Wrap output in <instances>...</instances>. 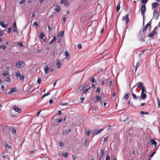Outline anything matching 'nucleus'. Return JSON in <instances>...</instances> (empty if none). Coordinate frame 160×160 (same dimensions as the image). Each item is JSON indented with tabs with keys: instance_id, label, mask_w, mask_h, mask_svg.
I'll return each mask as SVG.
<instances>
[{
	"instance_id": "09e8293b",
	"label": "nucleus",
	"mask_w": 160,
	"mask_h": 160,
	"mask_svg": "<svg viewBox=\"0 0 160 160\" xmlns=\"http://www.w3.org/2000/svg\"><path fill=\"white\" fill-rule=\"evenodd\" d=\"M83 145L86 146H88L87 140V139H85V141L83 143Z\"/></svg>"
},
{
	"instance_id": "6e6552de",
	"label": "nucleus",
	"mask_w": 160,
	"mask_h": 160,
	"mask_svg": "<svg viewBox=\"0 0 160 160\" xmlns=\"http://www.w3.org/2000/svg\"><path fill=\"white\" fill-rule=\"evenodd\" d=\"M23 63V62L22 61H19L16 63L15 66L17 68H19L21 67Z\"/></svg>"
},
{
	"instance_id": "6e6d98bb",
	"label": "nucleus",
	"mask_w": 160,
	"mask_h": 160,
	"mask_svg": "<svg viewBox=\"0 0 160 160\" xmlns=\"http://www.w3.org/2000/svg\"><path fill=\"white\" fill-rule=\"evenodd\" d=\"M59 145L61 147H63V146H64L63 143V142H59Z\"/></svg>"
},
{
	"instance_id": "9d476101",
	"label": "nucleus",
	"mask_w": 160,
	"mask_h": 160,
	"mask_svg": "<svg viewBox=\"0 0 160 160\" xmlns=\"http://www.w3.org/2000/svg\"><path fill=\"white\" fill-rule=\"evenodd\" d=\"M156 28H157V27H156L154 28V29L151 32V33L148 35V37H152L153 36L154 34H155L156 33Z\"/></svg>"
},
{
	"instance_id": "774afa93",
	"label": "nucleus",
	"mask_w": 160,
	"mask_h": 160,
	"mask_svg": "<svg viewBox=\"0 0 160 160\" xmlns=\"http://www.w3.org/2000/svg\"><path fill=\"white\" fill-rule=\"evenodd\" d=\"M25 2V0H22L20 2H19V4H22L24 3Z\"/></svg>"
},
{
	"instance_id": "a18cd8bd",
	"label": "nucleus",
	"mask_w": 160,
	"mask_h": 160,
	"mask_svg": "<svg viewBox=\"0 0 160 160\" xmlns=\"http://www.w3.org/2000/svg\"><path fill=\"white\" fill-rule=\"evenodd\" d=\"M152 19L151 20V21L149 22L146 25L147 26H149L150 27H151V21Z\"/></svg>"
},
{
	"instance_id": "0eeeda50",
	"label": "nucleus",
	"mask_w": 160,
	"mask_h": 160,
	"mask_svg": "<svg viewBox=\"0 0 160 160\" xmlns=\"http://www.w3.org/2000/svg\"><path fill=\"white\" fill-rule=\"evenodd\" d=\"M13 109L15 111L18 113H21L22 112L21 109L16 106H14L13 107Z\"/></svg>"
},
{
	"instance_id": "3c124183",
	"label": "nucleus",
	"mask_w": 160,
	"mask_h": 160,
	"mask_svg": "<svg viewBox=\"0 0 160 160\" xmlns=\"http://www.w3.org/2000/svg\"><path fill=\"white\" fill-rule=\"evenodd\" d=\"M18 45H19L20 47H23V45L22 42H20L18 43Z\"/></svg>"
},
{
	"instance_id": "338daca9",
	"label": "nucleus",
	"mask_w": 160,
	"mask_h": 160,
	"mask_svg": "<svg viewBox=\"0 0 160 160\" xmlns=\"http://www.w3.org/2000/svg\"><path fill=\"white\" fill-rule=\"evenodd\" d=\"M6 48V47L5 45H2V48L3 50H5Z\"/></svg>"
},
{
	"instance_id": "39448f33",
	"label": "nucleus",
	"mask_w": 160,
	"mask_h": 160,
	"mask_svg": "<svg viewBox=\"0 0 160 160\" xmlns=\"http://www.w3.org/2000/svg\"><path fill=\"white\" fill-rule=\"evenodd\" d=\"M152 9L157 7L160 9V5H159L157 2H155L152 4Z\"/></svg>"
},
{
	"instance_id": "4468645a",
	"label": "nucleus",
	"mask_w": 160,
	"mask_h": 160,
	"mask_svg": "<svg viewBox=\"0 0 160 160\" xmlns=\"http://www.w3.org/2000/svg\"><path fill=\"white\" fill-rule=\"evenodd\" d=\"M144 84L141 82H139L138 83H137L136 84L134 87L132 89H133L135 87L137 86V85L138 86V88H140V87H142V85H143Z\"/></svg>"
},
{
	"instance_id": "473e14b6",
	"label": "nucleus",
	"mask_w": 160,
	"mask_h": 160,
	"mask_svg": "<svg viewBox=\"0 0 160 160\" xmlns=\"http://www.w3.org/2000/svg\"><path fill=\"white\" fill-rule=\"evenodd\" d=\"M64 12H63V15L64 16H65L67 14H68L69 12L68 11H64Z\"/></svg>"
},
{
	"instance_id": "393cba45",
	"label": "nucleus",
	"mask_w": 160,
	"mask_h": 160,
	"mask_svg": "<svg viewBox=\"0 0 160 160\" xmlns=\"http://www.w3.org/2000/svg\"><path fill=\"white\" fill-rule=\"evenodd\" d=\"M4 146L5 148L6 149L7 148H11V146L8 145L6 142H5L4 144Z\"/></svg>"
},
{
	"instance_id": "b1692460",
	"label": "nucleus",
	"mask_w": 160,
	"mask_h": 160,
	"mask_svg": "<svg viewBox=\"0 0 160 160\" xmlns=\"http://www.w3.org/2000/svg\"><path fill=\"white\" fill-rule=\"evenodd\" d=\"M147 97L146 94L145 93L141 94V99L143 100L145 99Z\"/></svg>"
},
{
	"instance_id": "680f3d73",
	"label": "nucleus",
	"mask_w": 160,
	"mask_h": 160,
	"mask_svg": "<svg viewBox=\"0 0 160 160\" xmlns=\"http://www.w3.org/2000/svg\"><path fill=\"white\" fill-rule=\"evenodd\" d=\"M132 103L131 101H130V100L128 102V105L131 106L132 105Z\"/></svg>"
},
{
	"instance_id": "7c9ffc66",
	"label": "nucleus",
	"mask_w": 160,
	"mask_h": 160,
	"mask_svg": "<svg viewBox=\"0 0 160 160\" xmlns=\"http://www.w3.org/2000/svg\"><path fill=\"white\" fill-rule=\"evenodd\" d=\"M139 64H140V63H139V61H138L137 62V63H136V65L135 66V68H136L135 71H137V68L139 66Z\"/></svg>"
},
{
	"instance_id": "f03ea898",
	"label": "nucleus",
	"mask_w": 160,
	"mask_h": 160,
	"mask_svg": "<svg viewBox=\"0 0 160 160\" xmlns=\"http://www.w3.org/2000/svg\"><path fill=\"white\" fill-rule=\"evenodd\" d=\"M103 130V128H102L101 129L98 130L97 129H93L92 131V133L93 135H94L96 134V135H97L99 133L102 131Z\"/></svg>"
},
{
	"instance_id": "c756f323",
	"label": "nucleus",
	"mask_w": 160,
	"mask_h": 160,
	"mask_svg": "<svg viewBox=\"0 0 160 160\" xmlns=\"http://www.w3.org/2000/svg\"><path fill=\"white\" fill-rule=\"evenodd\" d=\"M21 75L20 73L19 72H17L15 73V76L17 78H19L21 76Z\"/></svg>"
},
{
	"instance_id": "aec40b11",
	"label": "nucleus",
	"mask_w": 160,
	"mask_h": 160,
	"mask_svg": "<svg viewBox=\"0 0 160 160\" xmlns=\"http://www.w3.org/2000/svg\"><path fill=\"white\" fill-rule=\"evenodd\" d=\"M71 131V129H69L68 130H65L63 131V134H66L70 132Z\"/></svg>"
},
{
	"instance_id": "72a5a7b5",
	"label": "nucleus",
	"mask_w": 160,
	"mask_h": 160,
	"mask_svg": "<svg viewBox=\"0 0 160 160\" xmlns=\"http://www.w3.org/2000/svg\"><path fill=\"white\" fill-rule=\"evenodd\" d=\"M146 9V6L144 4H143L141 8V10H145Z\"/></svg>"
},
{
	"instance_id": "c85d7f7f",
	"label": "nucleus",
	"mask_w": 160,
	"mask_h": 160,
	"mask_svg": "<svg viewBox=\"0 0 160 160\" xmlns=\"http://www.w3.org/2000/svg\"><path fill=\"white\" fill-rule=\"evenodd\" d=\"M129 95L130 94L129 93L128 94L126 93L123 98L126 100H127L129 98Z\"/></svg>"
},
{
	"instance_id": "49530a36",
	"label": "nucleus",
	"mask_w": 160,
	"mask_h": 160,
	"mask_svg": "<svg viewBox=\"0 0 160 160\" xmlns=\"http://www.w3.org/2000/svg\"><path fill=\"white\" fill-rule=\"evenodd\" d=\"M90 131L89 130H88L87 132H85V134L87 136L89 135L90 134Z\"/></svg>"
},
{
	"instance_id": "13d9d810",
	"label": "nucleus",
	"mask_w": 160,
	"mask_h": 160,
	"mask_svg": "<svg viewBox=\"0 0 160 160\" xmlns=\"http://www.w3.org/2000/svg\"><path fill=\"white\" fill-rule=\"evenodd\" d=\"M145 50L141 51L140 53H139V56H141L144 53V51Z\"/></svg>"
},
{
	"instance_id": "69168bd1",
	"label": "nucleus",
	"mask_w": 160,
	"mask_h": 160,
	"mask_svg": "<svg viewBox=\"0 0 160 160\" xmlns=\"http://www.w3.org/2000/svg\"><path fill=\"white\" fill-rule=\"evenodd\" d=\"M78 47L79 49H80L82 48V45L81 44H79L78 45Z\"/></svg>"
},
{
	"instance_id": "4be33fe9",
	"label": "nucleus",
	"mask_w": 160,
	"mask_h": 160,
	"mask_svg": "<svg viewBox=\"0 0 160 160\" xmlns=\"http://www.w3.org/2000/svg\"><path fill=\"white\" fill-rule=\"evenodd\" d=\"M57 40V38L55 36H54L53 37V39L49 43L50 44H52L55 41Z\"/></svg>"
},
{
	"instance_id": "79ce46f5",
	"label": "nucleus",
	"mask_w": 160,
	"mask_h": 160,
	"mask_svg": "<svg viewBox=\"0 0 160 160\" xmlns=\"http://www.w3.org/2000/svg\"><path fill=\"white\" fill-rule=\"evenodd\" d=\"M120 3H119L117 5V8H116V10H119L120 9Z\"/></svg>"
},
{
	"instance_id": "a211bd4d",
	"label": "nucleus",
	"mask_w": 160,
	"mask_h": 160,
	"mask_svg": "<svg viewBox=\"0 0 160 160\" xmlns=\"http://www.w3.org/2000/svg\"><path fill=\"white\" fill-rule=\"evenodd\" d=\"M86 87V85L85 84L81 86L78 89L79 91L80 92L83 90Z\"/></svg>"
},
{
	"instance_id": "f8f14e48",
	"label": "nucleus",
	"mask_w": 160,
	"mask_h": 160,
	"mask_svg": "<svg viewBox=\"0 0 160 160\" xmlns=\"http://www.w3.org/2000/svg\"><path fill=\"white\" fill-rule=\"evenodd\" d=\"M106 83L107 84H109L110 87H111L112 84V80L111 79L108 78Z\"/></svg>"
},
{
	"instance_id": "7ed1b4c3",
	"label": "nucleus",
	"mask_w": 160,
	"mask_h": 160,
	"mask_svg": "<svg viewBox=\"0 0 160 160\" xmlns=\"http://www.w3.org/2000/svg\"><path fill=\"white\" fill-rule=\"evenodd\" d=\"M128 14H127L125 16L123 17L122 18V20L125 21L126 24H127L130 21L129 18H128Z\"/></svg>"
},
{
	"instance_id": "37998d69",
	"label": "nucleus",
	"mask_w": 160,
	"mask_h": 160,
	"mask_svg": "<svg viewBox=\"0 0 160 160\" xmlns=\"http://www.w3.org/2000/svg\"><path fill=\"white\" fill-rule=\"evenodd\" d=\"M140 113L141 114H148V112H143V111H141L140 112Z\"/></svg>"
},
{
	"instance_id": "6ab92c4d",
	"label": "nucleus",
	"mask_w": 160,
	"mask_h": 160,
	"mask_svg": "<svg viewBox=\"0 0 160 160\" xmlns=\"http://www.w3.org/2000/svg\"><path fill=\"white\" fill-rule=\"evenodd\" d=\"M54 8L53 9L54 10H60L61 8L60 6L58 5H56L54 6L53 7Z\"/></svg>"
},
{
	"instance_id": "423d86ee",
	"label": "nucleus",
	"mask_w": 160,
	"mask_h": 160,
	"mask_svg": "<svg viewBox=\"0 0 160 160\" xmlns=\"http://www.w3.org/2000/svg\"><path fill=\"white\" fill-rule=\"evenodd\" d=\"M159 16V13L157 11H154L153 14V18L155 19H157Z\"/></svg>"
},
{
	"instance_id": "052dcab7",
	"label": "nucleus",
	"mask_w": 160,
	"mask_h": 160,
	"mask_svg": "<svg viewBox=\"0 0 160 160\" xmlns=\"http://www.w3.org/2000/svg\"><path fill=\"white\" fill-rule=\"evenodd\" d=\"M110 159V156L109 155H107L106 156V158L105 160H109Z\"/></svg>"
},
{
	"instance_id": "2f4dec72",
	"label": "nucleus",
	"mask_w": 160,
	"mask_h": 160,
	"mask_svg": "<svg viewBox=\"0 0 160 160\" xmlns=\"http://www.w3.org/2000/svg\"><path fill=\"white\" fill-rule=\"evenodd\" d=\"M9 74V73L8 71H7L6 72H4L2 73V75L3 76H6L7 75H8Z\"/></svg>"
},
{
	"instance_id": "c9c22d12",
	"label": "nucleus",
	"mask_w": 160,
	"mask_h": 160,
	"mask_svg": "<svg viewBox=\"0 0 160 160\" xmlns=\"http://www.w3.org/2000/svg\"><path fill=\"white\" fill-rule=\"evenodd\" d=\"M68 155V153L67 152L64 153L62 154V156L64 158H66L67 157Z\"/></svg>"
},
{
	"instance_id": "f704fd0d",
	"label": "nucleus",
	"mask_w": 160,
	"mask_h": 160,
	"mask_svg": "<svg viewBox=\"0 0 160 160\" xmlns=\"http://www.w3.org/2000/svg\"><path fill=\"white\" fill-rule=\"evenodd\" d=\"M146 89V88L145 87H143L142 89V91H141V94H143L145 92V90Z\"/></svg>"
},
{
	"instance_id": "bb28decb",
	"label": "nucleus",
	"mask_w": 160,
	"mask_h": 160,
	"mask_svg": "<svg viewBox=\"0 0 160 160\" xmlns=\"http://www.w3.org/2000/svg\"><path fill=\"white\" fill-rule=\"evenodd\" d=\"M10 131L13 133L15 134L16 133V130L13 128L10 129Z\"/></svg>"
},
{
	"instance_id": "0e129e2a",
	"label": "nucleus",
	"mask_w": 160,
	"mask_h": 160,
	"mask_svg": "<svg viewBox=\"0 0 160 160\" xmlns=\"http://www.w3.org/2000/svg\"><path fill=\"white\" fill-rule=\"evenodd\" d=\"M35 151L34 150H30L29 151V153L30 154H32L33 153H34Z\"/></svg>"
},
{
	"instance_id": "e2e57ef3",
	"label": "nucleus",
	"mask_w": 160,
	"mask_h": 160,
	"mask_svg": "<svg viewBox=\"0 0 160 160\" xmlns=\"http://www.w3.org/2000/svg\"><path fill=\"white\" fill-rule=\"evenodd\" d=\"M40 84L41 82V79L40 78H38L37 81Z\"/></svg>"
},
{
	"instance_id": "8fccbe9b",
	"label": "nucleus",
	"mask_w": 160,
	"mask_h": 160,
	"mask_svg": "<svg viewBox=\"0 0 160 160\" xmlns=\"http://www.w3.org/2000/svg\"><path fill=\"white\" fill-rule=\"evenodd\" d=\"M148 26L146 25L143 27V32H144L146 30V28Z\"/></svg>"
},
{
	"instance_id": "e433bc0d",
	"label": "nucleus",
	"mask_w": 160,
	"mask_h": 160,
	"mask_svg": "<svg viewBox=\"0 0 160 160\" xmlns=\"http://www.w3.org/2000/svg\"><path fill=\"white\" fill-rule=\"evenodd\" d=\"M20 79L21 80L23 81L24 78H25V76L24 75L21 76L19 77Z\"/></svg>"
},
{
	"instance_id": "c03bdc74",
	"label": "nucleus",
	"mask_w": 160,
	"mask_h": 160,
	"mask_svg": "<svg viewBox=\"0 0 160 160\" xmlns=\"http://www.w3.org/2000/svg\"><path fill=\"white\" fill-rule=\"evenodd\" d=\"M132 96L133 99H136L137 98V96L134 93L132 94Z\"/></svg>"
},
{
	"instance_id": "a19ab883",
	"label": "nucleus",
	"mask_w": 160,
	"mask_h": 160,
	"mask_svg": "<svg viewBox=\"0 0 160 160\" xmlns=\"http://www.w3.org/2000/svg\"><path fill=\"white\" fill-rule=\"evenodd\" d=\"M96 98H97L96 99H97V101H99L100 100H101V96H97L96 97Z\"/></svg>"
},
{
	"instance_id": "de8ad7c7",
	"label": "nucleus",
	"mask_w": 160,
	"mask_h": 160,
	"mask_svg": "<svg viewBox=\"0 0 160 160\" xmlns=\"http://www.w3.org/2000/svg\"><path fill=\"white\" fill-rule=\"evenodd\" d=\"M100 90H101L100 88L99 87H98L97 88V90H96V92H98V93H99L100 92Z\"/></svg>"
},
{
	"instance_id": "5701e85b",
	"label": "nucleus",
	"mask_w": 160,
	"mask_h": 160,
	"mask_svg": "<svg viewBox=\"0 0 160 160\" xmlns=\"http://www.w3.org/2000/svg\"><path fill=\"white\" fill-rule=\"evenodd\" d=\"M40 37V39L42 40H43L45 38V35L42 32H41Z\"/></svg>"
},
{
	"instance_id": "ddd939ff",
	"label": "nucleus",
	"mask_w": 160,
	"mask_h": 160,
	"mask_svg": "<svg viewBox=\"0 0 160 160\" xmlns=\"http://www.w3.org/2000/svg\"><path fill=\"white\" fill-rule=\"evenodd\" d=\"M0 25L2 26V28H6L8 27V24H5L3 22H0Z\"/></svg>"
},
{
	"instance_id": "f3484780",
	"label": "nucleus",
	"mask_w": 160,
	"mask_h": 160,
	"mask_svg": "<svg viewBox=\"0 0 160 160\" xmlns=\"http://www.w3.org/2000/svg\"><path fill=\"white\" fill-rule=\"evenodd\" d=\"M150 143L152 145H154L156 147L157 144V142L154 139H152L150 140Z\"/></svg>"
},
{
	"instance_id": "dca6fc26",
	"label": "nucleus",
	"mask_w": 160,
	"mask_h": 160,
	"mask_svg": "<svg viewBox=\"0 0 160 160\" xmlns=\"http://www.w3.org/2000/svg\"><path fill=\"white\" fill-rule=\"evenodd\" d=\"M104 154V150L103 149H102L100 151V152H99V155L100 156V158L99 159H101V157Z\"/></svg>"
},
{
	"instance_id": "a878e982",
	"label": "nucleus",
	"mask_w": 160,
	"mask_h": 160,
	"mask_svg": "<svg viewBox=\"0 0 160 160\" xmlns=\"http://www.w3.org/2000/svg\"><path fill=\"white\" fill-rule=\"evenodd\" d=\"M145 11H141V13L142 15V18H143V24L144 25V13Z\"/></svg>"
},
{
	"instance_id": "4d7b16f0",
	"label": "nucleus",
	"mask_w": 160,
	"mask_h": 160,
	"mask_svg": "<svg viewBox=\"0 0 160 160\" xmlns=\"http://www.w3.org/2000/svg\"><path fill=\"white\" fill-rule=\"evenodd\" d=\"M62 120H63L62 118H61L60 119H58V120H57V122L58 123L60 122H61L62 121Z\"/></svg>"
},
{
	"instance_id": "864d4df0",
	"label": "nucleus",
	"mask_w": 160,
	"mask_h": 160,
	"mask_svg": "<svg viewBox=\"0 0 160 160\" xmlns=\"http://www.w3.org/2000/svg\"><path fill=\"white\" fill-rule=\"evenodd\" d=\"M90 88H86L85 89H84L83 91V92L84 93L86 92H87L89 90V89Z\"/></svg>"
},
{
	"instance_id": "1a4fd4ad",
	"label": "nucleus",
	"mask_w": 160,
	"mask_h": 160,
	"mask_svg": "<svg viewBox=\"0 0 160 160\" xmlns=\"http://www.w3.org/2000/svg\"><path fill=\"white\" fill-rule=\"evenodd\" d=\"M12 28L14 32H17V27L16 26V22H14L12 26Z\"/></svg>"
},
{
	"instance_id": "20e7f679",
	"label": "nucleus",
	"mask_w": 160,
	"mask_h": 160,
	"mask_svg": "<svg viewBox=\"0 0 160 160\" xmlns=\"http://www.w3.org/2000/svg\"><path fill=\"white\" fill-rule=\"evenodd\" d=\"M60 2L61 4H63L66 6H68L69 4L68 0H61Z\"/></svg>"
},
{
	"instance_id": "cd10ccee",
	"label": "nucleus",
	"mask_w": 160,
	"mask_h": 160,
	"mask_svg": "<svg viewBox=\"0 0 160 160\" xmlns=\"http://www.w3.org/2000/svg\"><path fill=\"white\" fill-rule=\"evenodd\" d=\"M89 80H90L91 82L92 83H95L96 82V80L93 77L91 79H89Z\"/></svg>"
},
{
	"instance_id": "603ef678",
	"label": "nucleus",
	"mask_w": 160,
	"mask_h": 160,
	"mask_svg": "<svg viewBox=\"0 0 160 160\" xmlns=\"http://www.w3.org/2000/svg\"><path fill=\"white\" fill-rule=\"evenodd\" d=\"M63 35H64V32H61V33H59V36L61 37H62Z\"/></svg>"
},
{
	"instance_id": "ea45409f",
	"label": "nucleus",
	"mask_w": 160,
	"mask_h": 160,
	"mask_svg": "<svg viewBox=\"0 0 160 160\" xmlns=\"http://www.w3.org/2000/svg\"><path fill=\"white\" fill-rule=\"evenodd\" d=\"M50 92H49L47 94H44V95H43V96H42V98H44V97H45L47 96H48L50 94Z\"/></svg>"
},
{
	"instance_id": "2eb2a0df",
	"label": "nucleus",
	"mask_w": 160,
	"mask_h": 160,
	"mask_svg": "<svg viewBox=\"0 0 160 160\" xmlns=\"http://www.w3.org/2000/svg\"><path fill=\"white\" fill-rule=\"evenodd\" d=\"M65 56L66 58L68 60L70 58V54L69 52L68 51H66L65 52Z\"/></svg>"
},
{
	"instance_id": "4c0bfd02",
	"label": "nucleus",
	"mask_w": 160,
	"mask_h": 160,
	"mask_svg": "<svg viewBox=\"0 0 160 160\" xmlns=\"http://www.w3.org/2000/svg\"><path fill=\"white\" fill-rule=\"evenodd\" d=\"M31 14H32V16H31V17L32 18V17H35V13H34V12H29V16H31Z\"/></svg>"
},
{
	"instance_id": "412c9836",
	"label": "nucleus",
	"mask_w": 160,
	"mask_h": 160,
	"mask_svg": "<svg viewBox=\"0 0 160 160\" xmlns=\"http://www.w3.org/2000/svg\"><path fill=\"white\" fill-rule=\"evenodd\" d=\"M56 65L58 68H60L61 64L59 61H57V62H56Z\"/></svg>"
},
{
	"instance_id": "5fc2aeb1",
	"label": "nucleus",
	"mask_w": 160,
	"mask_h": 160,
	"mask_svg": "<svg viewBox=\"0 0 160 160\" xmlns=\"http://www.w3.org/2000/svg\"><path fill=\"white\" fill-rule=\"evenodd\" d=\"M142 0V3L143 4L146 3L148 1V0Z\"/></svg>"
},
{
	"instance_id": "bf43d9fd",
	"label": "nucleus",
	"mask_w": 160,
	"mask_h": 160,
	"mask_svg": "<svg viewBox=\"0 0 160 160\" xmlns=\"http://www.w3.org/2000/svg\"><path fill=\"white\" fill-rule=\"evenodd\" d=\"M156 153V152L155 151L153 152L152 154L151 155L150 157V158H151L152 157L154 156V154Z\"/></svg>"
},
{
	"instance_id": "f257e3e1",
	"label": "nucleus",
	"mask_w": 160,
	"mask_h": 160,
	"mask_svg": "<svg viewBox=\"0 0 160 160\" xmlns=\"http://www.w3.org/2000/svg\"><path fill=\"white\" fill-rule=\"evenodd\" d=\"M44 69L45 73L46 74H48L50 72L53 71V69H52L50 68H49L47 65H46L44 67Z\"/></svg>"
},
{
	"instance_id": "58836bf2",
	"label": "nucleus",
	"mask_w": 160,
	"mask_h": 160,
	"mask_svg": "<svg viewBox=\"0 0 160 160\" xmlns=\"http://www.w3.org/2000/svg\"><path fill=\"white\" fill-rule=\"evenodd\" d=\"M10 77L8 76L7 77L6 81L7 82H11V80L10 79Z\"/></svg>"
},
{
	"instance_id": "9b49d317",
	"label": "nucleus",
	"mask_w": 160,
	"mask_h": 160,
	"mask_svg": "<svg viewBox=\"0 0 160 160\" xmlns=\"http://www.w3.org/2000/svg\"><path fill=\"white\" fill-rule=\"evenodd\" d=\"M17 91L16 88H13L11 89L7 93L8 94H9L11 93H13L14 92Z\"/></svg>"
}]
</instances>
